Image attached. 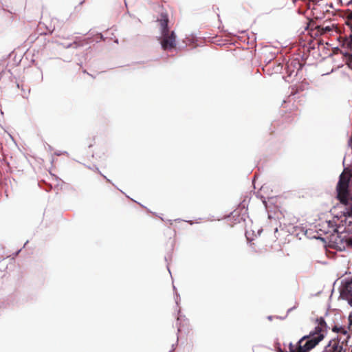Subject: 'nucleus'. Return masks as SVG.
<instances>
[{"mask_svg": "<svg viewBox=\"0 0 352 352\" xmlns=\"http://www.w3.org/2000/svg\"><path fill=\"white\" fill-rule=\"evenodd\" d=\"M342 213L344 219L340 223L334 228L333 222L328 221L329 227L333 228V233L329 236V245L337 251H344L347 248L346 238L348 235H352V203L346 204Z\"/></svg>", "mask_w": 352, "mask_h": 352, "instance_id": "f257e3e1", "label": "nucleus"}, {"mask_svg": "<svg viewBox=\"0 0 352 352\" xmlns=\"http://www.w3.org/2000/svg\"><path fill=\"white\" fill-rule=\"evenodd\" d=\"M316 322L317 326L314 329L309 335L302 337L296 346L292 343L289 344L291 352H309L324 339L327 329L330 328V323L328 324L323 317L318 318Z\"/></svg>", "mask_w": 352, "mask_h": 352, "instance_id": "f03ea898", "label": "nucleus"}, {"mask_svg": "<svg viewBox=\"0 0 352 352\" xmlns=\"http://www.w3.org/2000/svg\"><path fill=\"white\" fill-rule=\"evenodd\" d=\"M160 24L161 36L160 41L164 50H171L176 47V34L174 31L170 32L168 18L166 14L162 13L158 20Z\"/></svg>", "mask_w": 352, "mask_h": 352, "instance_id": "7ed1b4c3", "label": "nucleus"}, {"mask_svg": "<svg viewBox=\"0 0 352 352\" xmlns=\"http://www.w3.org/2000/svg\"><path fill=\"white\" fill-rule=\"evenodd\" d=\"M350 179L342 173L336 186L337 198L344 208L346 206V204L352 203V183L350 185Z\"/></svg>", "mask_w": 352, "mask_h": 352, "instance_id": "20e7f679", "label": "nucleus"}, {"mask_svg": "<svg viewBox=\"0 0 352 352\" xmlns=\"http://www.w3.org/2000/svg\"><path fill=\"white\" fill-rule=\"evenodd\" d=\"M302 68V64L298 59H293L287 62L285 67L287 76H296Z\"/></svg>", "mask_w": 352, "mask_h": 352, "instance_id": "39448f33", "label": "nucleus"}, {"mask_svg": "<svg viewBox=\"0 0 352 352\" xmlns=\"http://www.w3.org/2000/svg\"><path fill=\"white\" fill-rule=\"evenodd\" d=\"M344 350L342 343L340 342V339L336 336L329 342L324 352H343Z\"/></svg>", "mask_w": 352, "mask_h": 352, "instance_id": "423d86ee", "label": "nucleus"}, {"mask_svg": "<svg viewBox=\"0 0 352 352\" xmlns=\"http://www.w3.org/2000/svg\"><path fill=\"white\" fill-rule=\"evenodd\" d=\"M340 318L341 315L339 313L334 314L333 318H332L333 325H331V330L334 333H340L341 334L346 335L348 331L346 328L338 322V320Z\"/></svg>", "mask_w": 352, "mask_h": 352, "instance_id": "0eeeda50", "label": "nucleus"}, {"mask_svg": "<svg viewBox=\"0 0 352 352\" xmlns=\"http://www.w3.org/2000/svg\"><path fill=\"white\" fill-rule=\"evenodd\" d=\"M352 283L351 281H349L346 283V285L343 287L340 296L341 297L345 298V297H350L351 295H352V287L351 286Z\"/></svg>", "mask_w": 352, "mask_h": 352, "instance_id": "6e6552de", "label": "nucleus"}, {"mask_svg": "<svg viewBox=\"0 0 352 352\" xmlns=\"http://www.w3.org/2000/svg\"><path fill=\"white\" fill-rule=\"evenodd\" d=\"M88 168L91 170H93L94 171H97L98 173H99L101 175H102V173H100V171L99 170L98 168L96 166H94L93 167H91V166H88ZM102 176L104 177V178L105 179H107V181H108L109 182H110V180L109 179L107 178V177L105 175H103Z\"/></svg>", "mask_w": 352, "mask_h": 352, "instance_id": "1a4fd4ad", "label": "nucleus"}, {"mask_svg": "<svg viewBox=\"0 0 352 352\" xmlns=\"http://www.w3.org/2000/svg\"><path fill=\"white\" fill-rule=\"evenodd\" d=\"M347 248H352V237L348 236L346 238Z\"/></svg>", "mask_w": 352, "mask_h": 352, "instance_id": "9d476101", "label": "nucleus"}, {"mask_svg": "<svg viewBox=\"0 0 352 352\" xmlns=\"http://www.w3.org/2000/svg\"><path fill=\"white\" fill-rule=\"evenodd\" d=\"M342 299L346 300L348 304L352 307V295H351L350 297H345Z\"/></svg>", "mask_w": 352, "mask_h": 352, "instance_id": "9b49d317", "label": "nucleus"}, {"mask_svg": "<svg viewBox=\"0 0 352 352\" xmlns=\"http://www.w3.org/2000/svg\"><path fill=\"white\" fill-rule=\"evenodd\" d=\"M344 56L348 58L350 60H352V53L344 52L343 53Z\"/></svg>", "mask_w": 352, "mask_h": 352, "instance_id": "f8f14e48", "label": "nucleus"}, {"mask_svg": "<svg viewBox=\"0 0 352 352\" xmlns=\"http://www.w3.org/2000/svg\"><path fill=\"white\" fill-rule=\"evenodd\" d=\"M348 47L352 50V35L350 36V38L347 42Z\"/></svg>", "mask_w": 352, "mask_h": 352, "instance_id": "ddd939ff", "label": "nucleus"}, {"mask_svg": "<svg viewBox=\"0 0 352 352\" xmlns=\"http://www.w3.org/2000/svg\"><path fill=\"white\" fill-rule=\"evenodd\" d=\"M180 300V297H179V295L176 294V297H175V302L177 304V305H179V302Z\"/></svg>", "mask_w": 352, "mask_h": 352, "instance_id": "4468645a", "label": "nucleus"}, {"mask_svg": "<svg viewBox=\"0 0 352 352\" xmlns=\"http://www.w3.org/2000/svg\"><path fill=\"white\" fill-rule=\"evenodd\" d=\"M73 45H75V47H77V44H76V42H74V43H70V44H69L66 47H67V48H69V47H72Z\"/></svg>", "mask_w": 352, "mask_h": 352, "instance_id": "2eb2a0df", "label": "nucleus"}, {"mask_svg": "<svg viewBox=\"0 0 352 352\" xmlns=\"http://www.w3.org/2000/svg\"><path fill=\"white\" fill-rule=\"evenodd\" d=\"M65 153H67L66 151H64V152H63V153H62V152H60V151H58V152H55V155H57V156H59V155H62V154H65Z\"/></svg>", "mask_w": 352, "mask_h": 352, "instance_id": "dca6fc26", "label": "nucleus"}, {"mask_svg": "<svg viewBox=\"0 0 352 352\" xmlns=\"http://www.w3.org/2000/svg\"><path fill=\"white\" fill-rule=\"evenodd\" d=\"M349 320V327L348 328H350V326L352 324V319H351V316H350L348 318Z\"/></svg>", "mask_w": 352, "mask_h": 352, "instance_id": "f3484780", "label": "nucleus"}, {"mask_svg": "<svg viewBox=\"0 0 352 352\" xmlns=\"http://www.w3.org/2000/svg\"><path fill=\"white\" fill-rule=\"evenodd\" d=\"M344 175L346 176V175ZM346 177L350 179V181H351L350 182V185H351V184H352V175L350 177L346 175Z\"/></svg>", "mask_w": 352, "mask_h": 352, "instance_id": "a211bd4d", "label": "nucleus"}, {"mask_svg": "<svg viewBox=\"0 0 352 352\" xmlns=\"http://www.w3.org/2000/svg\"><path fill=\"white\" fill-rule=\"evenodd\" d=\"M296 308V307H293L292 308H289L288 310H287V313L290 312L291 311H292L293 309H294Z\"/></svg>", "mask_w": 352, "mask_h": 352, "instance_id": "6ab92c4d", "label": "nucleus"}, {"mask_svg": "<svg viewBox=\"0 0 352 352\" xmlns=\"http://www.w3.org/2000/svg\"><path fill=\"white\" fill-rule=\"evenodd\" d=\"M178 312H179V314L180 313V309H179ZM181 317H182V316L179 314V316L177 317V321L180 320Z\"/></svg>", "mask_w": 352, "mask_h": 352, "instance_id": "aec40b11", "label": "nucleus"}, {"mask_svg": "<svg viewBox=\"0 0 352 352\" xmlns=\"http://www.w3.org/2000/svg\"><path fill=\"white\" fill-rule=\"evenodd\" d=\"M21 249H20L17 252H16L15 256H17L19 254V253L21 252Z\"/></svg>", "mask_w": 352, "mask_h": 352, "instance_id": "412c9836", "label": "nucleus"}, {"mask_svg": "<svg viewBox=\"0 0 352 352\" xmlns=\"http://www.w3.org/2000/svg\"><path fill=\"white\" fill-rule=\"evenodd\" d=\"M267 319H268L269 320H272V316H269L267 317Z\"/></svg>", "mask_w": 352, "mask_h": 352, "instance_id": "4be33fe9", "label": "nucleus"}, {"mask_svg": "<svg viewBox=\"0 0 352 352\" xmlns=\"http://www.w3.org/2000/svg\"><path fill=\"white\" fill-rule=\"evenodd\" d=\"M325 316L327 318L330 317V314H329L327 312L326 313Z\"/></svg>", "mask_w": 352, "mask_h": 352, "instance_id": "5701e85b", "label": "nucleus"}, {"mask_svg": "<svg viewBox=\"0 0 352 352\" xmlns=\"http://www.w3.org/2000/svg\"><path fill=\"white\" fill-rule=\"evenodd\" d=\"M114 42H115V43H118V38H116V39L114 41Z\"/></svg>", "mask_w": 352, "mask_h": 352, "instance_id": "b1692460", "label": "nucleus"}, {"mask_svg": "<svg viewBox=\"0 0 352 352\" xmlns=\"http://www.w3.org/2000/svg\"><path fill=\"white\" fill-rule=\"evenodd\" d=\"M188 222L190 224H191V225H192V224H193V221H188Z\"/></svg>", "mask_w": 352, "mask_h": 352, "instance_id": "393cba45", "label": "nucleus"}, {"mask_svg": "<svg viewBox=\"0 0 352 352\" xmlns=\"http://www.w3.org/2000/svg\"><path fill=\"white\" fill-rule=\"evenodd\" d=\"M48 147H49V149L51 151L52 150V146L50 145H48Z\"/></svg>", "mask_w": 352, "mask_h": 352, "instance_id": "a878e982", "label": "nucleus"}, {"mask_svg": "<svg viewBox=\"0 0 352 352\" xmlns=\"http://www.w3.org/2000/svg\"><path fill=\"white\" fill-rule=\"evenodd\" d=\"M326 29H327V30H330V28H328V27H326Z\"/></svg>", "mask_w": 352, "mask_h": 352, "instance_id": "bb28decb", "label": "nucleus"}, {"mask_svg": "<svg viewBox=\"0 0 352 352\" xmlns=\"http://www.w3.org/2000/svg\"><path fill=\"white\" fill-rule=\"evenodd\" d=\"M326 29H327V30H330V28H328V27H326Z\"/></svg>", "mask_w": 352, "mask_h": 352, "instance_id": "cd10ccee", "label": "nucleus"}, {"mask_svg": "<svg viewBox=\"0 0 352 352\" xmlns=\"http://www.w3.org/2000/svg\"><path fill=\"white\" fill-rule=\"evenodd\" d=\"M100 38L101 39H103V36L102 34L100 35Z\"/></svg>", "mask_w": 352, "mask_h": 352, "instance_id": "c85d7f7f", "label": "nucleus"}, {"mask_svg": "<svg viewBox=\"0 0 352 352\" xmlns=\"http://www.w3.org/2000/svg\"><path fill=\"white\" fill-rule=\"evenodd\" d=\"M319 239H321V240H322V241H324V238H321V237H320Z\"/></svg>", "mask_w": 352, "mask_h": 352, "instance_id": "c756f323", "label": "nucleus"}, {"mask_svg": "<svg viewBox=\"0 0 352 352\" xmlns=\"http://www.w3.org/2000/svg\"><path fill=\"white\" fill-rule=\"evenodd\" d=\"M168 272L170 274V270H169V268L168 267Z\"/></svg>", "mask_w": 352, "mask_h": 352, "instance_id": "7c9ffc66", "label": "nucleus"}, {"mask_svg": "<svg viewBox=\"0 0 352 352\" xmlns=\"http://www.w3.org/2000/svg\"><path fill=\"white\" fill-rule=\"evenodd\" d=\"M175 351V349H173L171 351L173 352V351Z\"/></svg>", "mask_w": 352, "mask_h": 352, "instance_id": "2f4dec72", "label": "nucleus"}, {"mask_svg": "<svg viewBox=\"0 0 352 352\" xmlns=\"http://www.w3.org/2000/svg\"><path fill=\"white\" fill-rule=\"evenodd\" d=\"M175 351V349H173L171 351L173 352V351Z\"/></svg>", "mask_w": 352, "mask_h": 352, "instance_id": "473e14b6", "label": "nucleus"}, {"mask_svg": "<svg viewBox=\"0 0 352 352\" xmlns=\"http://www.w3.org/2000/svg\"><path fill=\"white\" fill-rule=\"evenodd\" d=\"M343 352H346V350H344Z\"/></svg>", "mask_w": 352, "mask_h": 352, "instance_id": "72a5a7b5", "label": "nucleus"}, {"mask_svg": "<svg viewBox=\"0 0 352 352\" xmlns=\"http://www.w3.org/2000/svg\"><path fill=\"white\" fill-rule=\"evenodd\" d=\"M170 352H172V351H170Z\"/></svg>", "mask_w": 352, "mask_h": 352, "instance_id": "f704fd0d", "label": "nucleus"}]
</instances>
